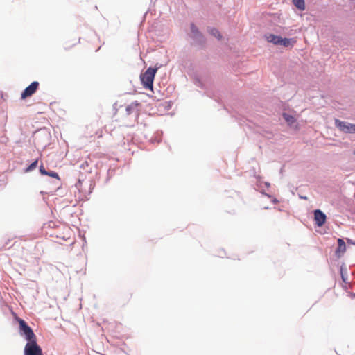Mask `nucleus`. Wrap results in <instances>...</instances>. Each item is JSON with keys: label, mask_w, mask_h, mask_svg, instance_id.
Here are the masks:
<instances>
[{"label": "nucleus", "mask_w": 355, "mask_h": 355, "mask_svg": "<svg viewBox=\"0 0 355 355\" xmlns=\"http://www.w3.org/2000/svg\"><path fill=\"white\" fill-rule=\"evenodd\" d=\"M138 105V103H132L130 105L128 106L126 108V110L128 114L131 112V110L134 107H137Z\"/></svg>", "instance_id": "dca6fc26"}, {"label": "nucleus", "mask_w": 355, "mask_h": 355, "mask_svg": "<svg viewBox=\"0 0 355 355\" xmlns=\"http://www.w3.org/2000/svg\"><path fill=\"white\" fill-rule=\"evenodd\" d=\"M266 40L268 42L272 43L275 45H279L280 36L275 35L273 34H269L266 36Z\"/></svg>", "instance_id": "1a4fd4ad"}, {"label": "nucleus", "mask_w": 355, "mask_h": 355, "mask_svg": "<svg viewBox=\"0 0 355 355\" xmlns=\"http://www.w3.org/2000/svg\"><path fill=\"white\" fill-rule=\"evenodd\" d=\"M347 242L351 243V244L355 245V243L352 242V241H350V239H347Z\"/></svg>", "instance_id": "a211bd4d"}, {"label": "nucleus", "mask_w": 355, "mask_h": 355, "mask_svg": "<svg viewBox=\"0 0 355 355\" xmlns=\"http://www.w3.org/2000/svg\"><path fill=\"white\" fill-rule=\"evenodd\" d=\"M347 242L351 243V244L355 245V243L352 242V241H350V239H347Z\"/></svg>", "instance_id": "6ab92c4d"}, {"label": "nucleus", "mask_w": 355, "mask_h": 355, "mask_svg": "<svg viewBox=\"0 0 355 355\" xmlns=\"http://www.w3.org/2000/svg\"><path fill=\"white\" fill-rule=\"evenodd\" d=\"M338 248L336 250V255L340 257L343 255L346 251V245L344 241L342 239H338Z\"/></svg>", "instance_id": "6e6552de"}, {"label": "nucleus", "mask_w": 355, "mask_h": 355, "mask_svg": "<svg viewBox=\"0 0 355 355\" xmlns=\"http://www.w3.org/2000/svg\"><path fill=\"white\" fill-rule=\"evenodd\" d=\"M209 33L211 35H212L213 36L217 37L218 40H220L222 38V36L220 35V33H219V31L216 29V28H211L209 30Z\"/></svg>", "instance_id": "f8f14e48"}, {"label": "nucleus", "mask_w": 355, "mask_h": 355, "mask_svg": "<svg viewBox=\"0 0 355 355\" xmlns=\"http://www.w3.org/2000/svg\"><path fill=\"white\" fill-rule=\"evenodd\" d=\"M314 220L318 227H321L326 222V215L320 209H316L314 211Z\"/></svg>", "instance_id": "423d86ee"}, {"label": "nucleus", "mask_w": 355, "mask_h": 355, "mask_svg": "<svg viewBox=\"0 0 355 355\" xmlns=\"http://www.w3.org/2000/svg\"><path fill=\"white\" fill-rule=\"evenodd\" d=\"M294 5L300 10H305L304 0H293Z\"/></svg>", "instance_id": "9b49d317"}, {"label": "nucleus", "mask_w": 355, "mask_h": 355, "mask_svg": "<svg viewBox=\"0 0 355 355\" xmlns=\"http://www.w3.org/2000/svg\"><path fill=\"white\" fill-rule=\"evenodd\" d=\"M24 355H43L41 347L37 344V340L26 343Z\"/></svg>", "instance_id": "7ed1b4c3"}, {"label": "nucleus", "mask_w": 355, "mask_h": 355, "mask_svg": "<svg viewBox=\"0 0 355 355\" xmlns=\"http://www.w3.org/2000/svg\"><path fill=\"white\" fill-rule=\"evenodd\" d=\"M19 324L21 334L25 336L28 342L37 340L33 331L27 325L24 320L19 319Z\"/></svg>", "instance_id": "f03ea898"}, {"label": "nucleus", "mask_w": 355, "mask_h": 355, "mask_svg": "<svg viewBox=\"0 0 355 355\" xmlns=\"http://www.w3.org/2000/svg\"><path fill=\"white\" fill-rule=\"evenodd\" d=\"M191 30L194 35H200V32L198 31L197 27L193 24L191 25Z\"/></svg>", "instance_id": "2eb2a0df"}, {"label": "nucleus", "mask_w": 355, "mask_h": 355, "mask_svg": "<svg viewBox=\"0 0 355 355\" xmlns=\"http://www.w3.org/2000/svg\"><path fill=\"white\" fill-rule=\"evenodd\" d=\"M46 175H48V176L58 179V180L60 179L58 174L54 171H47V174Z\"/></svg>", "instance_id": "4468645a"}, {"label": "nucleus", "mask_w": 355, "mask_h": 355, "mask_svg": "<svg viewBox=\"0 0 355 355\" xmlns=\"http://www.w3.org/2000/svg\"><path fill=\"white\" fill-rule=\"evenodd\" d=\"M294 43H295V40L293 39L280 37L279 45L288 47L289 46H293Z\"/></svg>", "instance_id": "9d476101"}, {"label": "nucleus", "mask_w": 355, "mask_h": 355, "mask_svg": "<svg viewBox=\"0 0 355 355\" xmlns=\"http://www.w3.org/2000/svg\"><path fill=\"white\" fill-rule=\"evenodd\" d=\"M37 164H38V160L37 159L35 160L33 163H31L27 167V168L26 169V172H30V171H32L33 170H34L37 167Z\"/></svg>", "instance_id": "ddd939ff"}, {"label": "nucleus", "mask_w": 355, "mask_h": 355, "mask_svg": "<svg viewBox=\"0 0 355 355\" xmlns=\"http://www.w3.org/2000/svg\"><path fill=\"white\" fill-rule=\"evenodd\" d=\"M102 137V133L101 132L98 135V137Z\"/></svg>", "instance_id": "412c9836"}, {"label": "nucleus", "mask_w": 355, "mask_h": 355, "mask_svg": "<svg viewBox=\"0 0 355 355\" xmlns=\"http://www.w3.org/2000/svg\"><path fill=\"white\" fill-rule=\"evenodd\" d=\"M40 172L42 175H46L47 174V171H46L43 164H41L40 166Z\"/></svg>", "instance_id": "f3484780"}, {"label": "nucleus", "mask_w": 355, "mask_h": 355, "mask_svg": "<svg viewBox=\"0 0 355 355\" xmlns=\"http://www.w3.org/2000/svg\"><path fill=\"white\" fill-rule=\"evenodd\" d=\"M282 116L289 126H294L296 129H298V125L296 122L295 118L293 116L284 112L282 114Z\"/></svg>", "instance_id": "0eeeda50"}, {"label": "nucleus", "mask_w": 355, "mask_h": 355, "mask_svg": "<svg viewBox=\"0 0 355 355\" xmlns=\"http://www.w3.org/2000/svg\"><path fill=\"white\" fill-rule=\"evenodd\" d=\"M347 242L351 243V244L355 245V243L352 242V241H350V239H347Z\"/></svg>", "instance_id": "aec40b11"}, {"label": "nucleus", "mask_w": 355, "mask_h": 355, "mask_svg": "<svg viewBox=\"0 0 355 355\" xmlns=\"http://www.w3.org/2000/svg\"><path fill=\"white\" fill-rule=\"evenodd\" d=\"M354 155H355V150H354Z\"/></svg>", "instance_id": "4be33fe9"}, {"label": "nucleus", "mask_w": 355, "mask_h": 355, "mask_svg": "<svg viewBox=\"0 0 355 355\" xmlns=\"http://www.w3.org/2000/svg\"><path fill=\"white\" fill-rule=\"evenodd\" d=\"M39 87V83L37 81H33L30 85H28L21 93V98L26 99L28 97L31 96L35 93Z\"/></svg>", "instance_id": "39448f33"}, {"label": "nucleus", "mask_w": 355, "mask_h": 355, "mask_svg": "<svg viewBox=\"0 0 355 355\" xmlns=\"http://www.w3.org/2000/svg\"><path fill=\"white\" fill-rule=\"evenodd\" d=\"M157 69L149 67L144 73L141 75V81L146 89H153V84Z\"/></svg>", "instance_id": "f257e3e1"}, {"label": "nucleus", "mask_w": 355, "mask_h": 355, "mask_svg": "<svg viewBox=\"0 0 355 355\" xmlns=\"http://www.w3.org/2000/svg\"><path fill=\"white\" fill-rule=\"evenodd\" d=\"M335 125L340 131L345 133H355V124L336 119Z\"/></svg>", "instance_id": "20e7f679"}]
</instances>
